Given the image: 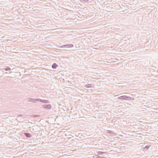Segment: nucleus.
<instances>
[{
	"instance_id": "nucleus-6",
	"label": "nucleus",
	"mask_w": 158,
	"mask_h": 158,
	"mask_svg": "<svg viewBox=\"0 0 158 158\" xmlns=\"http://www.w3.org/2000/svg\"><path fill=\"white\" fill-rule=\"evenodd\" d=\"M58 65L56 63H53L52 66V69H56L58 67Z\"/></svg>"
},
{
	"instance_id": "nucleus-3",
	"label": "nucleus",
	"mask_w": 158,
	"mask_h": 158,
	"mask_svg": "<svg viewBox=\"0 0 158 158\" xmlns=\"http://www.w3.org/2000/svg\"><path fill=\"white\" fill-rule=\"evenodd\" d=\"M43 107L45 108L50 109L51 108V106L50 104L48 105H44L43 106Z\"/></svg>"
},
{
	"instance_id": "nucleus-1",
	"label": "nucleus",
	"mask_w": 158,
	"mask_h": 158,
	"mask_svg": "<svg viewBox=\"0 0 158 158\" xmlns=\"http://www.w3.org/2000/svg\"><path fill=\"white\" fill-rule=\"evenodd\" d=\"M118 98L119 99L128 100H133V98L129 96H127L126 95L121 96L118 97Z\"/></svg>"
},
{
	"instance_id": "nucleus-8",
	"label": "nucleus",
	"mask_w": 158,
	"mask_h": 158,
	"mask_svg": "<svg viewBox=\"0 0 158 158\" xmlns=\"http://www.w3.org/2000/svg\"><path fill=\"white\" fill-rule=\"evenodd\" d=\"M11 69L10 68V67H7L6 68H4L2 69L3 70V72H4V71H8V70H10Z\"/></svg>"
},
{
	"instance_id": "nucleus-7",
	"label": "nucleus",
	"mask_w": 158,
	"mask_h": 158,
	"mask_svg": "<svg viewBox=\"0 0 158 158\" xmlns=\"http://www.w3.org/2000/svg\"><path fill=\"white\" fill-rule=\"evenodd\" d=\"M73 47V45L72 44H67L66 45V48H72Z\"/></svg>"
},
{
	"instance_id": "nucleus-2",
	"label": "nucleus",
	"mask_w": 158,
	"mask_h": 158,
	"mask_svg": "<svg viewBox=\"0 0 158 158\" xmlns=\"http://www.w3.org/2000/svg\"><path fill=\"white\" fill-rule=\"evenodd\" d=\"M37 101H39L43 103H48L49 102L48 100H43L40 98L34 99L33 102L36 103Z\"/></svg>"
},
{
	"instance_id": "nucleus-17",
	"label": "nucleus",
	"mask_w": 158,
	"mask_h": 158,
	"mask_svg": "<svg viewBox=\"0 0 158 158\" xmlns=\"http://www.w3.org/2000/svg\"><path fill=\"white\" fill-rule=\"evenodd\" d=\"M23 116V115L22 114H19L18 115V117H22Z\"/></svg>"
},
{
	"instance_id": "nucleus-11",
	"label": "nucleus",
	"mask_w": 158,
	"mask_h": 158,
	"mask_svg": "<svg viewBox=\"0 0 158 158\" xmlns=\"http://www.w3.org/2000/svg\"><path fill=\"white\" fill-rule=\"evenodd\" d=\"M98 155H103L105 153V152H103L99 151L97 152Z\"/></svg>"
},
{
	"instance_id": "nucleus-5",
	"label": "nucleus",
	"mask_w": 158,
	"mask_h": 158,
	"mask_svg": "<svg viewBox=\"0 0 158 158\" xmlns=\"http://www.w3.org/2000/svg\"><path fill=\"white\" fill-rule=\"evenodd\" d=\"M24 135L27 137L31 138V135L29 133H25Z\"/></svg>"
},
{
	"instance_id": "nucleus-10",
	"label": "nucleus",
	"mask_w": 158,
	"mask_h": 158,
	"mask_svg": "<svg viewBox=\"0 0 158 158\" xmlns=\"http://www.w3.org/2000/svg\"><path fill=\"white\" fill-rule=\"evenodd\" d=\"M108 133L113 135L115 134V132L114 131H108Z\"/></svg>"
},
{
	"instance_id": "nucleus-12",
	"label": "nucleus",
	"mask_w": 158,
	"mask_h": 158,
	"mask_svg": "<svg viewBox=\"0 0 158 158\" xmlns=\"http://www.w3.org/2000/svg\"><path fill=\"white\" fill-rule=\"evenodd\" d=\"M89 0H81L80 2L82 3H85L88 1Z\"/></svg>"
},
{
	"instance_id": "nucleus-15",
	"label": "nucleus",
	"mask_w": 158,
	"mask_h": 158,
	"mask_svg": "<svg viewBox=\"0 0 158 158\" xmlns=\"http://www.w3.org/2000/svg\"><path fill=\"white\" fill-rule=\"evenodd\" d=\"M59 48H66V45H63L61 46H59L58 47Z\"/></svg>"
},
{
	"instance_id": "nucleus-16",
	"label": "nucleus",
	"mask_w": 158,
	"mask_h": 158,
	"mask_svg": "<svg viewBox=\"0 0 158 158\" xmlns=\"http://www.w3.org/2000/svg\"><path fill=\"white\" fill-rule=\"evenodd\" d=\"M33 117H39V116L38 115H33Z\"/></svg>"
},
{
	"instance_id": "nucleus-9",
	"label": "nucleus",
	"mask_w": 158,
	"mask_h": 158,
	"mask_svg": "<svg viewBox=\"0 0 158 158\" xmlns=\"http://www.w3.org/2000/svg\"><path fill=\"white\" fill-rule=\"evenodd\" d=\"M34 99L32 98H27V101L29 102H33Z\"/></svg>"
},
{
	"instance_id": "nucleus-4",
	"label": "nucleus",
	"mask_w": 158,
	"mask_h": 158,
	"mask_svg": "<svg viewBox=\"0 0 158 158\" xmlns=\"http://www.w3.org/2000/svg\"><path fill=\"white\" fill-rule=\"evenodd\" d=\"M93 84H87L85 85L84 86L85 88H91L92 87V85Z\"/></svg>"
},
{
	"instance_id": "nucleus-13",
	"label": "nucleus",
	"mask_w": 158,
	"mask_h": 158,
	"mask_svg": "<svg viewBox=\"0 0 158 158\" xmlns=\"http://www.w3.org/2000/svg\"><path fill=\"white\" fill-rule=\"evenodd\" d=\"M105 158V157H101V156H99L98 155L97 156H93V158Z\"/></svg>"
},
{
	"instance_id": "nucleus-14",
	"label": "nucleus",
	"mask_w": 158,
	"mask_h": 158,
	"mask_svg": "<svg viewBox=\"0 0 158 158\" xmlns=\"http://www.w3.org/2000/svg\"><path fill=\"white\" fill-rule=\"evenodd\" d=\"M149 147H150V146H149V145H146L144 148V149L145 150H146L148 149H149Z\"/></svg>"
}]
</instances>
